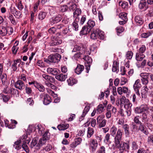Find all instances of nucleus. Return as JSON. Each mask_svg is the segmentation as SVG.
I'll use <instances>...</instances> for the list:
<instances>
[{
  "mask_svg": "<svg viewBox=\"0 0 153 153\" xmlns=\"http://www.w3.org/2000/svg\"><path fill=\"white\" fill-rule=\"evenodd\" d=\"M104 116L103 115L99 116L96 119L97 125L100 128L104 127L106 124L107 121L104 119Z\"/></svg>",
  "mask_w": 153,
  "mask_h": 153,
  "instance_id": "nucleus-1",
  "label": "nucleus"
},
{
  "mask_svg": "<svg viewBox=\"0 0 153 153\" xmlns=\"http://www.w3.org/2000/svg\"><path fill=\"white\" fill-rule=\"evenodd\" d=\"M61 59V56L58 53H55L49 56V59L52 63L58 62Z\"/></svg>",
  "mask_w": 153,
  "mask_h": 153,
  "instance_id": "nucleus-2",
  "label": "nucleus"
},
{
  "mask_svg": "<svg viewBox=\"0 0 153 153\" xmlns=\"http://www.w3.org/2000/svg\"><path fill=\"white\" fill-rule=\"evenodd\" d=\"M83 59L85 61V65L86 70V72L87 73H88L89 70L90 69L91 65L92 62V59L91 57L88 56H85Z\"/></svg>",
  "mask_w": 153,
  "mask_h": 153,
  "instance_id": "nucleus-3",
  "label": "nucleus"
},
{
  "mask_svg": "<svg viewBox=\"0 0 153 153\" xmlns=\"http://www.w3.org/2000/svg\"><path fill=\"white\" fill-rule=\"evenodd\" d=\"M89 148L92 152L95 151L97 147L98 143L96 139L91 140L89 143Z\"/></svg>",
  "mask_w": 153,
  "mask_h": 153,
  "instance_id": "nucleus-4",
  "label": "nucleus"
},
{
  "mask_svg": "<svg viewBox=\"0 0 153 153\" xmlns=\"http://www.w3.org/2000/svg\"><path fill=\"white\" fill-rule=\"evenodd\" d=\"M141 85L140 83V80L139 79L137 80L134 85L133 88L135 91L136 94L139 96L140 95V94L139 92V89L141 87Z\"/></svg>",
  "mask_w": 153,
  "mask_h": 153,
  "instance_id": "nucleus-5",
  "label": "nucleus"
},
{
  "mask_svg": "<svg viewBox=\"0 0 153 153\" xmlns=\"http://www.w3.org/2000/svg\"><path fill=\"white\" fill-rule=\"evenodd\" d=\"M149 74L146 73H141L140 76L141 77V80L143 84L146 85L148 82V77Z\"/></svg>",
  "mask_w": 153,
  "mask_h": 153,
  "instance_id": "nucleus-6",
  "label": "nucleus"
},
{
  "mask_svg": "<svg viewBox=\"0 0 153 153\" xmlns=\"http://www.w3.org/2000/svg\"><path fill=\"white\" fill-rule=\"evenodd\" d=\"M14 86L16 88L22 91L24 89L25 85L22 81L18 80L15 83Z\"/></svg>",
  "mask_w": 153,
  "mask_h": 153,
  "instance_id": "nucleus-7",
  "label": "nucleus"
},
{
  "mask_svg": "<svg viewBox=\"0 0 153 153\" xmlns=\"http://www.w3.org/2000/svg\"><path fill=\"white\" fill-rule=\"evenodd\" d=\"M62 16L60 15H58L55 17H53L50 20V23L51 25H53L60 22L62 19Z\"/></svg>",
  "mask_w": 153,
  "mask_h": 153,
  "instance_id": "nucleus-8",
  "label": "nucleus"
},
{
  "mask_svg": "<svg viewBox=\"0 0 153 153\" xmlns=\"http://www.w3.org/2000/svg\"><path fill=\"white\" fill-rule=\"evenodd\" d=\"M40 97L41 98L44 97L43 102L45 105H48L51 102V97L48 95L43 94L40 95Z\"/></svg>",
  "mask_w": 153,
  "mask_h": 153,
  "instance_id": "nucleus-9",
  "label": "nucleus"
},
{
  "mask_svg": "<svg viewBox=\"0 0 153 153\" xmlns=\"http://www.w3.org/2000/svg\"><path fill=\"white\" fill-rule=\"evenodd\" d=\"M77 51H79V52L81 54H84L85 53V49L82 46L76 45L74 46L72 51L75 52Z\"/></svg>",
  "mask_w": 153,
  "mask_h": 153,
  "instance_id": "nucleus-10",
  "label": "nucleus"
},
{
  "mask_svg": "<svg viewBox=\"0 0 153 153\" xmlns=\"http://www.w3.org/2000/svg\"><path fill=\"white\" fill-rule=\"evenodd\" d=\"M30 140H25L23 141V143L22 145V149L26 152L28 153L29 152V149L27 145L30 143Z\"/></svg>",
  "mask_w": 153,
  "mask_h": 153,
  "instance_id": "nucleus-11",
  "label": "nucleus"
},
{
  "mask_svg": "<svg viewBox=\"0 0 153 153\" xmlns=\"http://www.w3.org/2000/svg\"><path fill=\"white\" fill-rule=\"evenodd\" d=\"M22 141V138H20L15 141L13 145V147L16 149L19 150L21 148V143Z\"/></svg>",
  "mask_w": 153,
  "mask_h": 153,
  "instance_id": "nucleus-12",
  "label": "nucleus"
},
{
  "mask_svg": "<svg viewBox=\"0 0 153 153\" xmlns=\"http://www.w3.org/2000/svg\"><path fill=\"white\" fill-rule=\"evenodd\" d=\"M120 147V150L122 152L124 151L128 152L130 148L129 144L126 143H123L121 145Z\"/></svg>",
  "mask_w": 153,
  "mask_h": 153,
  "instance_id": "nucleus-13",
  "label": "nucleus"
},
{
  "mask_svg": "<svg viewBox=\"0 0 153 153\" xmlns=\"http://www.w3.org/2000/svg\"><path fill=\"white\" fill-rule=\"evenodd\" d=\"M90 28L88 26H84L82 28L80 32V35H83L88 34L91 30Z\"/></svg>",
  "mask_w": 153,
  "mask_h": 153,
  "instance_id": "nucleus-14",
  "label": "nucleus"
},
{
  "mask_svg": "<svg viewBox=\"0 0 153 153\" xmlns=\"http://www.w3.org/2000/svg\"><path fill=\"white\" fill-rule=\"evenodd\" d=\"M59 70L57 68H48L47 69V71L49 74L56 76L58 73Z\"/></svg>",
  "mask_w": 153,
  "mask_h": 153,
  "instance_id": "nucleus-15",
  "label": "nucleus"
},
{
  "mask_svg": "<svg viewBox=\"0 0 153 153\" xmlns=\"http://www.w3.org/2000/svg\"><path fill=\"white\" fill-rule=\"evenodd\" d=\"M138 131H140L142 132L146 135H147L149 134V131L146 127L142 123L140 125L138 128Z\"/></svg>",
  "mask_w": 153,
  "mask_h": 153,
  "instance_id": "nucleus-16",
  "label": "nucleus"
},
{
  "mask_svg": "<svg viewBox=\"0 0 153 153\" xmlns=\"http://www.w3.org/2000/svg\"><path fill=\"white\" fill-rule=\"evenodd\" d=\"M67 77V74H60L59 75H57L55 76V78L56 79L62 82L65 81Z\"/></svg>",
  "mask_w": 153,
  "mask_h": 153,
  "instance_id": "nucleus-17",
  "label": "nucleus"
},
{
  "mask_svg": "<svg viewBox=\"0 0 153 153\" xmlns=\"http://www.w3.org/2000/svg\"><path fill=\"white\" fill-rule=\"evenodd\" d=\"M62 43V41L58 38H56L55 39L53 38L50 43V45L51 46H54L60 44Z\"/></svg>",
  "mask_w": 153,
  "mask_h": 153,
  "instance_id": "nucleus-18",
  "label": "nucleus"
},
{
  "mask_svg": "<svg viewBox=\"0 0 153 153\" xmlns=\"http://www.w3.org/2000/svg\"><path fill=\"white\" fill-rule=\"evenodd\" d=\"M107 111L110 112L111 114H115L117 112L116 108L112 106L111 105L109 104L107 106Z\"/></svg>",
  "mask_w": 153,
  "mask_h": 153,
  "instance_id": "nucleus-19",
  "label": "nucleus"
},
{
  "mask_svg": "<svg viewBox=\"0 0 153 153\" xmlns=\"http://www.w3.org/2000/svg\"><path fill=\"white\" fill-rule=\"evenodd\" d=\"M122 128L124 130L126 137H129L130 134L129 125L127 124H125L123 126Z\"/></svg>",
  "mask_w": 153,
  "mask_h": 153,
  "instance_id": "nucleus-20",
  "label": "nucleus"
},
{
  "mask_svg": "<svg viewBox=\"0 0 153 153\" xmlns=\"http://www.w3.org/2000/svg\"><path fill=\"white\" fill-rule=\"evenodd\" d=\"M139 7L140 9L146 10L148 8V4L146 1H142L139 4Z\"/></svg>",
  "mask_w": 153,
  "mask_h": 153,
  "instance_id": "nucleus-21",
  "label": "nucleus"
},
{
  "mask_svg": "<svg viewBox=\"0 0 153 153\" xmlns=\"http://www.w3.org/2000/svg\"><path fill=\"white\" fill-rule=\"evenodd\" d=\"M149 89L146 86H145L143 87L141 91V94L142 97L145 98L148 94Z\"/></svg>",
  "mask_w": 153,
  "mask_h": 153,
  "instance_id": "nucleus-22",
  "label": "nucleus"
},
{
  "mask_svg": "<svg viewBox=\"0 0 153 153\" xmlns=\"http://www.w3.org/2000/svg\"><path fill=\"white\" fill-rule=\"evenodd\" d=\"M47 15L46 12L41 11L38 14L37 18L39 20L42 21L45 18Z\"/></svg>",
  "mask_w": 153,
  "mask_h": 153,
  "instance_id": "nucleus-23",
  "label": "nucleus"
},
{
  "mask_svg": "<svg viewBox=\"0 0 153 153\" xmlns=\"http://www.w3.org/2000/svg\"><path fill=\"white\" fill-rule=\"evenodd\" d=\"M84 67L83 65L79 64L75 69V72L78 74H80L83 70Z\"/></svg>",
  "mask_w": 153,
  "mask_h": 153,
  "instance_id": "nucleus-24",
  "label": "nucleus"
},
{
  "mask_svg": "<svg viewBox=\"0 0 153 153\" xmlns=\"http://www.w3.org/2000/svg\"><path fill=\"white\" fill-rule=\"evenodd\" d=\"M145 57V56L143 54L136 53V59L137 61H141Z\"/></svg>",
  "mask_w": 153,
  "mask_h": 153,
  "instance_id": "nucleus-25",
  "label": "nucleus"
},
{
  "mask_svg": "<svg viewBox=\"0 0 153 153\" xmlns=\"http://www.w3.org/2000/svg\"><path fill=\"white\" fill-rule=\"evenodd\" d=\"M46 140L42 138L39 139V142L37 143V145L36 146L37 147V149L38 150L40 149V147L42 146L43 144H45Z\"/></svg>",
  "mask_w": 153,
  "mask_h": 153,
  "instance_id": "nucleus-26",
  "label": "nucleus"
},
{
  "mask_svg": "<svg viewBox=\"0 0 153 153\" xmlns=\"http://www.w3.org/2000/svg\"><path fill=\"white\" fill-rule=\"evenodd\" d=\"M123 134L122 130L120 128L118 129L116 134L115 137V139L121 140L122 135Z\"/></svg>",
  "mask_w": 153,
  "mask_h": 153,
  "instance_id": "nucleus-27",
  "label": "nucleus"
},
{
  "mask_svg": "<svg viewBox=\"0 0 153 153\" xmlns=\"http://www.w3.org/2000/svg\"><path fill=\"white\" fill-rule=\"evenodd\" d=\"M67 82L69 85L72 86L77 83V81L74 78L70 77L67 80Z\"/></svg>",
  "mask_w": 153,
  "mask_h": 153,
  "instance_id": "nucleus-28",
  "label": "nucleus"
},
{
  "mask_svg": "<svg viewBox=\"0 0 153 153\" xmlns=\"http://www.w3.org/2000/svg\"><path fill=\"white\" fill-rule=\"evenodd\" d=\"M69 126L68 124H62L58 125L57 128L59 130H64L67 129Z\"/></svg>",
  "mask_w": 153,
  "mask_h": 153,
  "instance_id": "nucleus-29",
  "label": "nucleus"
},
{
  "mask_svg": "<svg viewBox=\"0 0 153 153\" xmlns=\"http://www.w3.org/2000/svg\"><path fill=\"white\" fill-rule=\"evenodd\" d=\"M97 29L94 30L91 35V38L93 39H96L99 38Z\"/></svg>",
  "mask_w": 153,
  "mask_h": 153,
  "instance_id": "nucleus-30",
  "label": "nucleus"
},
{
  "mask_svg": "<svg viewBox=\"0 0 153 153\" xmlns=\"http://www.w3.org/2000/svg\"><path fill=\"white\" fill-rule=\"evenodd\" d=\"M134 19L135 22L138 25H141L143 22V20L139 16H136Z\"/></svg>",
  "mask_w": 153,
  "mask_h": 153,
  "instance_id": "nucleus-31",
  "label": "nucleus"
},
{
  "mask_svg": "<svg viewBox=\"0 0 153 153\" xmlns=\"http://www.w3.org/2000/svg\"><path fill=\"white\" fill-rule=\"evenodd\" d=\"M79 18L76 17L74 22L72 24L73 26L76 31H77L78 30V25L77 24V22L79 21Z\"/></svg>",
  "mask_w": 153,
  "mask_h": 153,
  "instance_id": "nucleus-32",
  "label": "nucleus"
},
{
  "mask_svg": "<svg viewBox=\"0 0 153 153\" xmlns=\"http://www.w3.org/2000/svg\"><path fill=\"white\" fill-rule=\"evenodd\" d=\"M94 132V130L92 128L88 127V129L87 137L88 138H90L93 134Z\"/></svg>",
  "mask_w": 153,
  "mask_h": 153,
  "instance_id": "nucleus-33",
  "label": "nucleus"
},
{
  "mask_svg": "<svg viewBox=\"0 0 153 153\" xmlns=\"http://www.w3.org/2000/svg\"><path fill=\"white\" fill-rule=\"evenodd\" d=\"M121 140L118 139H115V145H113V149H115V147H117V148H119L120 147L121 145L120 144V141Z\"/></svg>",
  "mask_w": 153,
  "mask_h": 153,
  "instance_id": "nucleus-34",
  "label": "nucleus"
},
{
  "mask_svg": "<svg viewBox=\"0 0 153 153\" xmlns=\"http://www.w3.org/2000/svg\"><path fill=\"white\" fill-rule=\"evenodd\" d=\"M8 93L11 95H16L17 94H18L19 92L17 89L12 88L9 90Z\"/></svg>",
  "mask_w": 153,
  "mask_h": 153,
  "instance_id": "nucleus-35",
  "label": "nucleus"
},
{
  "mask_svg": "<svg viewBox=\"0 0 153 153\" xmlns=\"http://www.w3.org/2000/svg\"><path fill=\"white\" fill-rule=\"evenodd\" d=\"M117 131V128L114 126H112L110 129V133L112 136L114 137Z\"/></svg>",
  "mask_w": 153,
  "mask_h": 153,
  "instance_id": "nucleus-36",
  "label": "nucleus"
},
{
  "mask_svg": "<svg viewBox=\"0 0 153 153\" xmlns=\"http://www.w3.org/2000/svg\"><path fill=\"white\" fill-rule=\"evenodd\" d=\"M128 100L126 99L125 97H122L120 100V105L121 106H124L126 102Z\"/></svg>",
  "mask_w": 153,
  "mask_h": 153,
  "instance_id": "nucleus-37",
  "label": "nucleus"
},
{
  "mask_svg": "<svg viewBox=\"0 0 153 153\" xmlns=\"http://www.w3.org/2000/svg\"><path fill=\"white\" fill-rule=\"evenodd\" d=\"M104 106L102 104L99 105L97 107V113L99 114L102 113L104 111Z\"/></svg>",
  "mask_w": 153,
  "mask_h": 153,
  "instance_id": "nucleus-38",
  "label": "nucleus"
},
{
  "mask_svg": "<svg viewBox=\"0 0 153 153\" xmlns=\"http://www.w3.org/2000/svg\"><path fill=\"white\" fill-rule=\"evenodd\" d=\"M8 17L12 24L14 25H15L16 24L15 19L12 14L10 13L8 15Z\"/></svg>",
  "mask_w": 153,
  "mask_h": 153,
  "instance_id": "nucleus-39",
  "label": "nucleus"
},
{
  "mask_svg": "<svg viewBox=\"0 0 153 153\" xmlns=\"http://www.w3.org/2000/svg\"><path fill=\"white\" fill-rule=\"evenodd\" d=\"M0 97L1 99H2L3 101L5 102H7L10 99L9 96L4 95V94L1 93L0 94Z\"/></svg>",
  "mask_w": 153,
  "mask_h": 153,
  "instance_id": "nucleus-40",
  "label": "nucleus"
},
{
  "mask_svg": "<svg viewBox=\"0 0 153 153\" xmlns=\"http://www.w3.org/2000/svg\"><path fill=\"white\" fill-rule=\"evenodd\" d=\"M7 28L3 27L0 30V33L2 36H5L7 34Z\"/></svg>",
  "mask_w": 153,
  "mask_h": 153,
  "instance_id": "nucleus-41",
  "label": "nucleus"
},
{
  "mask_svg": "<svg viewBox=\"0 0 153 153\" xmlns=\"http://www.w3.org/2000/svg\"><path fill=\"white\" fill-rule=\"evenodd\" d=\"M16 4L20 10H22L24 8V6L22 3V1L18 0L16 2Z\"/></svg>",
  "mask_w": 153,
  "mask_h": 153,
  "instance_id": "nucleus-42",
  "label": "nucleus"
},
{
  "mask_svg": "<svg viewBox=\"0 0 153 153\" xmlns=\"http://www.w3.org/2000/svg\"><path fill=\"white\" fill-rule=\"evenodd\" d=\"M69 4L70 5L69 6V8L70 10L74 11L77 7V5L76 4L73 3L71 2L69 3Z\"/></svg>",
  "mask_w": 153,
  "mask_h": 153,
  "instance_id": "nucleus-43",
  "label": "nucleus"
},
{
  "mask_svg": "<svg viewBox=\"0 0 153 153\" xmlns=\"http://www.w3.org/2000/svg\"><path fill=\"white\" fill-rule=\"evenodd\" d=\"M88 26L89 28H90L91 30L92 28L95 26V23L94 22L91 20H89L87 22Z\"/></svg>",
  "mask_w": 153,
  "mask_h": 153,
  "instance_id": "nucleus-44",
  "label": "nucleus"
},
{
  "mask_svg": "<svg viewBox=\"0 0 153 153\" xmlns=\"http://www.w3.org/2000/svg\"><path fill=\"white\" fill-rule=\"evenodd\" d=\"M128 4V3L125 1H120L119 3V5L124 9L127 8Z\"/></svg>",
  "mask_w": 153,
  "mask_h": 153,
  "instance_id": "nucleus-45",
  "label": "nucleus"
},
{
  "mask_svg": "<svg viewBox=\"0 0 153 153\" xmlns=\"http://www.w3.org/2000/svg\"><path fill=\"white\" fill-rule=\"evenodd\" d=\"M39 90L40 92H43L45 90V88L44 86L42 84L38 83L36 87Z\"/></svg>",
  "mask_w": 153,
  "mask_h": 153,
  "instance_id": "nucleus-46",
  "label": "nucleus"
},
{
  "mask_svg": "<svg viewBox=\"0 0 153 153\" xmlns=\"http://www.w3.org/2000/svg\"><path fill=\"white\" fill-rule=\"evenodd\" d=\"M48 10L50 15L54 14L56 12V8L53 6H49L48 7Z\"/></svg>",
  "mask_w": 153,
  "mask_h": 153,
  "instance_id": "nucleus-47",
  "label": "nucleus"
},
{
  "mask_svg": "<svg viewBox=\"0 0 153 153\" xmlns=\"http://www.w3.org/2000/svg\"><path fill=\"white\" fill-rule=\"evenodd\" d=\"M152 33V32H148L146 33H144L141 34V36L142 38H146L151 35Z\"/></svg>",
  "mask_w": 153,
  "mask_h": 153,
  "instance_id": "nucleus-48",
  "label": "nucleus"
},
{
  "mask_svg": "<svg viewBox=\"0 0 153 153\" xmlns=\"http://www.w3.org/2000/svg\"><path fill=\"white\" fill-rule=\"evenodd\" d=\"M112 71L113 72H117L118 71V65L117 62L114 63L112 68Z\"/></svg>",
  "mask_w": 153,
  "mask_h": 153,
  "instance_id": "nucleus-49",
  "label": "nucleus"
},
{
  "mask_svg": "<svg viewBox=\"0 0 153 153\" xmlns=\"http://www.w3.org/2000/svg\"><path fill=\"white\" fill-rule=\"evenodd\" d=\"M132 106V104L128 100V102H126L124 107L126 109L131 110V107Z\"/></svg>",
  "mask_w": 153,
  "mask_h": 153,
  "instance_id": "nucleus-50",
  "label": "nucleus"
},
{
  "mask_svg": "<svg viewBox=\"0 0 153 153\" xmlns=\"http://www.w3.org/2000/svg\"><path fill=\"white\" fill-rule=\"evenodd\" d=\"M146 50V47L145 45H142L139 48L138 50V52L137 53L143 54Z\"/></svg>",
  "mask_w": 153,
  "mask_h": 153,
  "instance_id": "nucleus-51",
  "label": "nucleus"
},
{
  "mask_svg": "<svg viewBox=\"0 0 153 153\" xmlns=\"http://www.w3.org/2000/svg\"><path fill=\"white\" fill-rule=\"evenodd\" d=\"M97 31L98 33V38L101 39H103L104 38V33L103 32L98 29H97Z\"/></svg>",
  "mask_w": 153,
  "mask_h": 153,
  "instance_id": "nucleus-52",
  "label": "nucleus"
},
{
  "mask_svg": "<svg viewBox=\"0 0 153 153\" xmlns=\"http://www.w3.org/2000/svg\"><path fill=\"white\" fill-rule=\"evenodd\" d=\"M127 13H122L119 14V17L123 20H127Z\"/></svg>",
  "mask_w": 153,
  "mask_h": 153,
  "instance_id": "nucleus-53",
  "label": "nucleus"
},
{
  "mask_svg": "<svg viewBox=\"0 0 153 153\" xmlns=\"http://www.w3.org/2000/svg\"><path fill=\"white\" fill-rule=\"evenodd\" d=\"M37 138H34L33 139L31 143L30 147L31 148H33L37 145Z\"/></svg>",
  "mask_w": 153,
  "mask_h": 153,
  "instance_id": "nucleus-54",
  "label": "nucleus"
},
{
  "mask_svg": "<svg viewBox=\"0 0 153 153\" xmlns=\"http://www.w3.org/2000/svg\"><path fill=\"white\" fill-rule=\"evenodd\" d=\"M123 93L126 94L127 95H128L130 93V91L128 88L123 86Z\"/></svg>",
  "mask_w": 153,
  "mask_h": 153,
  "instance_id": "nucleus-55",
  "label": "nucleus"
},
{
  "mask_svg": "<svg viewBox=\"0 0 153 153\" xmlns=\"http://www.w3.org/2000/svg\"><path fill=\"white\" fill-rule=\"evenodd\" d=\"M68 9V6L66 5H64L60 6V10L62 12H66Z\"/></svg>",
  "mask_w": 153,
  "mask_h": 153,
  "instance_id": "nucleus-56",
  "label": "nucleus"
},
{
  "mask_svg": "<svg viewBox=\"0 0 153 153\" xmlns=\"http://www.w3.org/2000/svg\"><path fill=\"white\" fill-rule=\"evenodd\" d=\"M141 119L142 122L145 123L147 122V115L146 113H143L141 116Z\"/></svg>",
  "mask_w": 153,
  "mask_h": 153,
  "instance_id": "nucleus-57",
  "label": "nucleus"
},
{
  "mask_svg": "<svg viewBox=\"0 0 153 153\" xmlns=\"http://www.w3.org/2000/svg\"><path fill=\"white\" fill-rule=\"evenodd\" d=\"M117 34L118 35L123 32L124 30V28L121 26H119L117 27L116 28Z\"/></svg>",
  "mask_w": 153,
  "mask_h": 153,
  "instance_id": "nucleus-58",
  "label": "nucleus"
},
{
  "mask_svg": "<svg viewBox=\"0 0 153 153\" xmlns=\"http://www.w3.org/2000/svg\"><path fill=\"white\" fill-rule=\"evenodd\" d=\"M50 134L48 131H46L42 137L46 140L49 139L50 138Z\"/></svg>",
  "mask_w": 153,
  "mask_h": 153,
  "instance_id": "nucleus-59",
  "label": "nucleus"
},
{
  "mask_svg": "<svg viewBox=\"0 0 153 153\" xmlns=\"http://www.w3.org/2000/svg\"><path fill=\"white\" fill-rule=\"evenodd\" d=\"M141 110L142 113L144 111H148L149 109V108L148 106L146 105H143L140 106Z\"/></svg>",
  "mask_w": 153,
  "mask_h": 153,
  "instance_id": "nucleus-60",
  "label": "nucleus"
},
{
  "mask_svg": "<svg viewBox=\"0 0 153 153\" xmlns=\"http://www.w3.org/2000/svg\"><path fill=\"white\" fill-rule=\"evenodd\" d=\"M133 55V52L131 51H128L126 54V58L128 59H130L132 58Z\"/></svg>",
  "mask_w": 153,
  "mask_h": 153,
  "instance_id": "nucleus-61",
  "label": "nucleus"
},
{
  "mask_svg": "<svg viewBox=\"0 0 153 153\" xmlns=\"http://www.w3.org/2000/svg\"><path fill=\"white\" fill-rule=\"evenodd\" d=\"M37 129L38 130L39 132V134H43L44 128L41 125L39 124L37 126Z\"/></svg>",
  "mask_w": 153,
  "mask_h": 153,
  "instance_id": "nucleus-62",
  "label": "nucleus"
},
{
  "mask_svg": "<svg viewBox=\"0 0 153 153\" xmlns=\"http://www.w3.org/2000/svg\"><path fill=\"white\" fill-rule=\"evenodd\" d=\"M26 103L27 104L30 105H32L34 104V101L32 98H30L27 99L26 101Z\"/></svg>",
  "mask_w": 153,
  "mask_h": 153,
  "instance_id": "nucleus-63",
  "label": "nucleus"
},
{
  "mask_svg": "<svg viewBox=\"0 0 153 153\" xmlns=\"http://www.w3.org/2000/svg\"><path fill=\"white\" fill-rule=\"evenodd\" d=\"M96 153H105V147L103 146H101L97 151Z\"/></svg>",
  "mask_w": 153,
  "mask_h": 153,
  "instance_id": "nucleus-64",
  "label": "nucleus"
}]
</instances>
